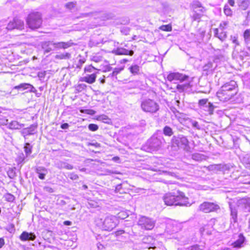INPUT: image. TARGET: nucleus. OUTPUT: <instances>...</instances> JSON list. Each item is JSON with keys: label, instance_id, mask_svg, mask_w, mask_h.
I'll use <instances>...</instances> for the list:
<instances>
[{"label": "nucleus", "instance_id": "obj_11", "mask_svg": "<svg viewBox=\"0 0 250 250\" xmlns=\"http://www.w3.org/2000/svg\"><path fill=\"white\" fill-rule=\"evenodd\" d=\"M198 105L200 109L207 112L209 115L213 114L215 107L212 103L208 102V99L200 100Z\"/></svg>", "mask_w": 250, "mask_h": 250}, {"label": "nucleus", "instance_id": "obj_21", "mask_svg": "<svg viewBox=\"0 0 250 250\" xmlns=\"http://www.w3.org/2000/svg\"><path fill=\"white\" fill-rule=\"evenodd\" d=\"M24 126V124H21L17 121H12L8 124V128L10 129H20Z\"/></svg>", "mask_w": 250, "mask_h": 250}, {"label": "nucleus", "instance_id": "obj_55", "mask_svg": "<svg viewBox=\"0 0 250 250\" xmlns=\"http://www.w3.org/2000/svg\"><path fill=\"white\" fill-rule=\"evenodd\" d=\"M7 174L10 178H13L15 176V172L13 169H9L7 171Z\"/></svg>", "mask_w": 250, "mask_h": 250}, {"label": "nucleus", "instance_id": "obj_33", "mask_svg": "<svg viewBox=\"0 0 250 250\" xmlns=\"http://www.w3.org/2000/svg\"><path fill=\"white\" fill-rule=\"evenodd\" d=\"M29 86H30V84L28 83H21L20 84L17 85L14 87V89H28Z\"/></svg>", "mask_w": 250, "mask_h": 250}, {"label": "nucleus", "instance_id": "obj_17", "mask_svg": "<svg viewBox=\"0 0 250 250\" xmlns=\"http://www.w3.org/2000/svg\"><path fill=\"white\" fill-rule=\"evenodd\" d=\"M97 73H93L90 75H86L85 76L81 77L80 81L84 82L89 84H92L95 82L97 78Z\"/></svg>", "mask_w": 250, "mask_h": 250}, {"label": "nucleus", "instance_id": "obj_13", "mask_svg": "<svg viewBox=\"0 0 250 250\" xmlns=\"http://www.w3.org/2000/svg\"><path fill=\"white\" fill-rule=\"evenodd\" d=\"M188 79V76L178 72L170 73L167 76V79L169 82L174 80H179L180 82H183L187 80Z\"/></svg>", "mask_w": 250, "mask_h": 250}, {"label": "nucleus", "instance_id": "obj_25", "mask_svg": "<svg viewBox=\"0 0 250 250\" xmlns=\"http://www.w3.org/2000/svg\"><path fill=\"white\" fill-rule=\"evenodd\" d=\"M71 57V55L68 52H64L57 54L55 56V58L57 60H67Z\"/></svg>", "mask_w": 250, "mask_h": 250}, {"label": "nucleus", "instance_id": "obj_1", "mask_svg": "<svg viewBox=\"0 0 250 250\" xmlns=\"http://www.w3.org/2000/svg\"><path fill=\"white\" fill-rule=\"evenodd\" d=\"M238 92L236 82L231 81L223 84L217 92L216 95L220 101L227 102L232 100Z\"/></svg>", "mask_w": 250, "mask_h": 250}, {"label": "nucleus", "instance_id": "obj_4", "mask_svg": "<svg viewBox=\"0 0 250 250\" xmlns=\"http://www.w3.org/2000/svg\"><path fill=\"white\" fill-rule=\"evenodd\" d=\"M140 107L144 112L151 114L156 113L160 109L159 104L154 100L149 98L142 100L140 103Z\"/></svg>", "mask_w": 250, "mask_h": 250}, {"label": "nucleus", "instance_id": "obj_8", "mask_svg": "<svg viewBox=\"0 0 250 250\" xmlns=\"http://www.w3.org/2000/svg\"><path fill=\"white\" fill-rule=\"evenodd\" d=\"M220 209L219 206L215 203L204 202L199 206V210L205 213L217 211Z\"/></svg>", "mask_w": 250, "mask_h": 250}, {"label": "nucleus", "instance_id": "obj_63", "mask_svg": "<svg viewBox=\"0 0 250 250\" xmlns=\"http://www.w3.org/2000/svg\"><path fill=\"white\" fill-rule=\"evenodd\" d=\"M228 2L231 6H234L235 5L234 0H228Z\"/></svg>", "mask_w": 250, "mask_h": 250}, {"label": "nucleus", "instance_id": "obj_7", "mask_svg": "<svg viewBox=\"0 0 250 250\" xmlns=\"http://www.w3.org/2000/svg\"><path fill=\"white\" fill-rule=\"evenodd\" d=\"M83 17H91L94 19H100L102 21L111 20L114 18V15L112 13H106L103 11H94L83 14Z\"/></svg>", "mask_w": 250, "mask_h": 250}, {"label": "nucleus", "instance_id": "obj_34", "mask_svg": "<svg viewBox=\"0 0 250 250\" xmlns=\"http://www.w3.org/2000/svg\"><path fill=\"white\" fill-rule=\"evenodd\" d=\"M164 134L166 136H171L173 134L171 128L168 126H166L163 129Z\"/></svg>", "mask_w": 250, "mask_h": 250}, {"label": "nucleus", "instance_id": "obj_36", "mask_svg": "<svg viewBox=\"0 0 250 250\" xmlns=\"http://www.w3.org/2000/svg\"><path fill=\"white\" fill-rule=\"evenodd\" d=\"M85 59H80L79 60L78 62L75 64V66H73L75 69H78V70L81 69L83 65L85 63Z\"/></svg>", "mask_w": 250, "mask_h": 250}, {"label": "nucleus", "instance_id": "obj_10", "mask_svg": "<svg viewBox=\"0 0 250 250\" xmlns=\"http://www.w3.org/2000/svg\"><path fill=\"white\" fill-rule=\"evenodd\" d=\"M155 224V221L154 220L146 216H141L138 221V225L142 229L146 230L152 229L154 228Z\"/></svg>", "mask_w": 250, "mask_h": 250}, {"label": "nucleus", "instance_id": "obj_49", "mask_svg": "<svg viewBox=\"0 0 250 250\" xmlns=\"http://www.w3.org/2000/svg\"><path fill=\"white\" fill-rule=\"evenodd\" d=\"M88 129L92 131H95L98 130L99 127L96 124H91L88 125Z\"/></svg>", "mask_w": 250, "mask_h": 250}, {"label": "nucleus", "instance_id": "obj_48", "mask_svg": "<svg viewBox=\"0 0 250 250\" xmlns=\"http://www.w3.org/2000/svg\"><path fill=\"white\" fill-rule=\"evenodd\" d=\"M6 200L8 202H13L15 199V197L11 194L8 193L5 196Z\"/></svg>", "mask_w": 250, "mask_h": 250}, {"label": "nucleus", "instance_id": "obj_26", "mask_svg": "<svg viewBox=\"0 0 250 250\" xmlns=\"http://www.w3.org/2000/svg\"><path fill=\"white\" fill-rule=\"evenodd\" d=\"M245 240V238L243 235L240 234L239 235V238L235 242L233 243V247L234 248H240L242 247Z\"/></svg>", "mask_w": 250, "mask_h": 250}, {"label": "nucleus", "instance_id": "obj_27", "mask_svg": "<svg viewBox=\"0 0 250 250\" xmlns=\"http://www.w3.org/2000/svg\"><path fill=\"white\" fill-rule=\"evenodd\" d=\"M192 159L196 161H202L206 160V156L199 153H195L191 155Z\"/></svg>", "mask_w": 250, "mask_h": 250}, {"label": "nucleus", "instance_id": "obj_42", "mask_svg": "<svg viewBox=\"0 0 250 250\" xmlns=\"http://www.w3.org/2000/svg\"><path fill=\"white\" fill-rule=\"evenodd\" d=\"M93 70H98L91 64L87 65L84 68V73H92Z\"/></svg>", "mask_w": 250, "mask_h": 250}, {"label": "nucleus", "instance_id": "obj_22", "mask_svg": "<svg viewBox=\"0 0 250 250\" xmlns=\"http://www.w3.org/2000/svg\"><path fill=\"white\" fill-rule=\"evenodd\" d=\"M36 172L39 174V178L41 180L45 178V176L47 173V170L44 167H39L36 169Z\"/></svg>", "mask_w": 250, "mask_h": 250}, {"label": "nucleus", "instance_id": "obj_45", "mask_svg": "<svg viewBox=\"0 0 250 250\" xmlns=\"http://www.w3.org/2000/svg\"><path fill=\"white\" fill-rule=\"evenodd\" d=\"M208 169L210 171H217L220 169V166L218 165H211L208 167Z\"/></svg>", "mask_w": 250, "mask_h": 250}, {"label": "nucleus", "instance_id": "obj_9", "mask_svg": "<svg viewBox=\"0 0 250 250\" xmlns=\"http://www.w3.org/2000/svg\"><path fill=\"white\" fill-rule=\"evenodd\" d=\"M173 145L178 147H181L186 151L189 150V142L186 137L183 135H179L178 137H173L172 140Z\"/></svg>", "mask_w": 250, "mask_h": 250}, {"label": "nucleus", "instance_id": "obj_60", "mask_svg": "<svg viewBox=\"0 0 250 250\" xmlns=\"http://www.w3.org/2000/svg\"><path fill=\"white\" fill-rule=\"evenodd\" d=\"M212 67V63L211 62H208V64L205 65L204 67V70H207L208 69Z\"/></svg>", "mask_w": 250, "mask_h": 250}, {"label": "nucleus", "instance_id": "obj_31", "mask_svg": "<svg viewBox=\"0 0 250 250\" xmlns=\"http://www.w3.org/2000/svg\"><path fill=\"white\" fill-rule=\"evenodd\" d=\"M202 17V15L198 13L197 11L193 10V14L191 17L193 21H197L199 22H200Z\"/></svg>", "mask_w": 250, "mask_h": 250}, {"label": "nucleus", "instance_id": "obj_35", "mask_svg": "<svg viewBox=\"0 0 250 250\" xmlns=\"http://www.w3.org/2000/svg\"><path fill=\"white\" fill-rule=\"evenodd\" d=\"M24 151H25V153L26 156H28L31 153L32 146L29 143H26L24 146Z\"/></svg>", "mask_w": 250, "mask_h": 250}, {"label": "nucleus", "instance_id": "obj_50", "mask_svg": "<svg viewBox=\"0 0 250 250\" xmlns=\"http://www.w3.org/2000/svg\"><path fill=\"white\" fill-rule=\"evenodd\" d=\"M105 173L104 174V175H110L111 174H118L120 173L119 172H118L116 170H111V169H106L105 170Z\"/></svg>", "mask_w": 250, "mask_h": 250}, {"label": "nucleus", "instance_id": "obj_41", "mask_svg": "<svg viewBox=\"0 0 250 250\" xmlns=\"http://www.w3.org/2000/svg\"><path fill=\"white\" fill-rule=\"evenodd\" d=\"M241 56L250 58V46H247L245 50L241 52Z\"/></svg>", "mask_w": 250, "mask_h": 250}, {"label": "nucleus", "instance_id": "obj_57", "mask_svg": "<svg viewBox=\"0 0 250 250\" xmlns=\"http://www.w3.org/2000/svg\"><path fill=\"white\" fill-rule=\"evenodd\" d=\"M43 189L44 191L48 193H52L54 192V189L49 187H45Z\"/></svg>", "mask_w": 250, "mask_h": 250}, {"label": "nucleus", "instance_id": "obj_53", "mask_svg": "<svg viewBox=\"0 0 250 250\" xmlns=\"http://www.w3.org/2000/svg\"><path fill=\"white\" fill-rule=\"evenodd\" d=\"M102 60V57L101 56H94L92 57L91 60L96 62H101Z\"/></svg>", "mask_w": 250, "mask_h": 250}, {"label": "nucleus", "instance_id": "obj_24", "mask_svg": "<svg viewBox=\"0 0 250 250\" xmlns=\"http://www.w3.org/2000/svg\"><path fill=\"white\" fill-rule=\"evenodd\" d=\"M239 8L242 10H246L250 4V0H238L237 1Z\"/></svg>", "mask_w": 250, "mask_h": 250}, {"label": "nucleus", "instance_id": "obj_56", "mask_svg": "<svg viewBox=\"0 0 250 250\" xmlns=\"http://www.w3.org/2000/svg\"><path fill=\"white\" fill-rule=\"evenodd\" d=\"M191 123H192V125L193 127H194L198 130H200L201 129V127L197 122L192 121Z\"/></svg>", "mask_w": 250, "mask_h": 250}, {"label": "nucleus", "instance_id": "obj_12", "mask_svg": "<svg viewBox=\"0 0 250 250\" xmlns=\"http://www.w3.org/2000/svg\"><path fill=\"white\" fill-rule=\"evenodd\" d=\"M75 43L70 40L67 42H53L50 41L48 42V45L52 46L55 49H65L74 45Z\"/></svg>", "mask_w": 250, "mask_h": 250}, {"label": "nucleus", "instance_id": "obj_46", "mask_svg": "<svg viewBox=\"0 0 250 250\" xmlns=\"http://www.w3.org/2000/svg\"><path fill=\"white\" fill-rule=\"evenodd\" d=\"M202 6H202V4L201 3V2L198 1H194V2H193V3L192 4V7H193V10H195L196 9H197L198 8H200Z\"/></svg>", "mask_w": 250, "mask_h": 250}, {"label": "nucleus", "instance_id": "obj_3", "mask_svg": "<svg viewBox=\"0 0 250 250\" xmlns=\"http://www.w3.org/2000/svg\"><path fill=\"white\" fill-rule=\"evenodd\" d=\"M96 224L104 230L111 231L117 226V219L114 216L108 215L104 218L96 219Z\"/></svg>", "mask_w": 250, "mask_h": 250}, {"label": "nucleus", "instance_id": "obj_54", "mask_svg": "<svg viewBox=\"0 0 250 250\" xmlns=\"http://www.w3.org/2000/svg\"><path fill=\"white\" fill-rule=\"evenodd\" d=\"M231 40L232 41V42L235 44L236 45H239V43L238 41V38L236 36H231Z\"/></svg>", "mask_w": 250, "mask_h": 250}, {"label": "nucleus", "instance_id": "obj_47", "mask_svg": "<svg viewBox=\"0 0 250 250\" xmlns=\"http://www.w3.org/2000/svg\"><path fill=\"white\" fill-rule=\"evenodd\" d=\"M8 119L5 117L0 116V125H8Z\"/></svg>", "mask_w": 250, "mask_h": 250}, {"label": "nucleus", "instance_id": "obj_52", "mask_svg": "<svg viewBox=\"0 0 250 250\" xmlns=\"http://www.w3.org/2000/svg\"><path fill=\"white\" fill-rule=\"evenodd\" d=\"M68 176L72 180H76L78 179L79 176L77 174L74 173H70L68 174Z\"/></svg>", "mask_w": 250, "mask_h": 250}, {"label": "nucleus", "instance_id": "obj_43", "mask_svg": "<svg viewBox=\"0 0 250 250\" xmlns=\"http://www.w3.org/2000/svg\"><path fill=\"white\" fill-rule=\"evenodd\" d=\"M228 21H223L220 23L219 25V27L217 29H219V31H224L228 26Z\"/></svg>", "mask_w": 250, "mask_h": 250}, {"label": "nucleus", "instance_id": "obj_59", "mask_svg": "<svg viewBox=\"0 0 250 250\" xmlns=\"http://www.w3.org/2000/svg\"><path fill=\"white\" fill-rule=\"evenodd\" d=\"M29 91L31 92H33V93H36L37 92V90L35 89V88L31 84H30V86H29Z\"/></svg>", "mask_w": 250, "mask_h": 250}, {"label": "nucleus", "instance_id": "obj_61", "mask_svg": "<svg viewBox=\"0 0 250 250\" xmlns=\"http://www.w3.org/2000/svg\"><path fill=\"white\" fill-rule=\"evenodd\" d=\"M197 11L203 14L206 12V9L205 7L202 6L200 8H199V9Z\"/></svg>", "mask_w": 250, "mask_h": 250}, {"label": "nucleus", "instance_id": "obj_15", "mask_svg": "<svg viewBox=\"0 0 250 250\" xmlns=\"http://www.w3.org/2000/svg\"><path fill=\"white\" fill-rule=\"evenodd\" d=\"M147 144L150 148L153 150H157L161 146V141L157 137H151L147 142Z\"/></svg>", "mask_w": 250, "mask_h": 250}, {"label": "nucleus", "instance_id": "obj_18", "mask_svg": "<svg viewBox=\"0 0 250 250\" xmlns=\"http://www.w3.org/2000/svg\"><path fill=\"white\" fill-rule=\"evenodd\" d=\"M174 114L177 119L183 125H185L187 122L190 120V119L186 114L180 113L178 111L175 112Z\"/></svg>", "mask_w": 250, "mask_h": 250}, {"label": "nucleus", "instance_id": "obj_20", "mask_svg": "<svg viewBox=\"0 0 250 250\" xmlns=\"http://www.w3.org/2000/svg\"><path fill=\"white\" fill-rule=\"evenodd\" d=\"M36 238L35 234L33 233H28L26 231H23L20 236V239L22 241L27 240H34Z\"/></svg>", "mask_w": 250, "mask_h": 250}, {"label": "nucleus", "instance_id": "obj_5", "mask_svg": "<svg viewBox=\"0 0 250 250\" xmlns=\"http://www.w3.org/2000/svg\"><path fill=\"white\" fill-rule=\"evenodd\" d=\"M26 23L28 27L32 29L39 28L42 23L41 14L36 12L29 14L26 18Z\"/></svg>", "mask_w": 250, "mask_h": 250}, {"label": "nucleus", "instance_id": "obj_28", "mask_svg": "<svg viewBox=\"0 0 250 250\" xmlns=\"http://www.w3.org/2000/svg\"><path fill=\"white\" fill-rule=\"evenodd\" d=\"M57 165L58 167L60 169L65 168L67 169L71 170L73 168V166L72 165L65 162H60Z\"/></svg>", "mask_w": 250, "mask_h": 250}, {"label": "nucleus", "instance_id": "obj_30", "mask_svg": "<svg viewBox=\"0 0 250 250\" xmlns=\"http://www.w3.org/2000/svg\"><path fill=\"white\" fill-rule=\"evenodd\" d=\"M229 208L231 211V216L234 222H236L237 218V212L235 208H233L230 204H229Z\"/></svg>", "mask_w": 250, "mask_h": 250}, {"label": "nucleus", "instance_id": "obj_37", "mask_svg": "<svg viewBox=\"0 0 250 250\" xmlns=\"http://www.w3.org/2000/svg\"><path fill=\"white\" fill-rule=\"evenodd\" d=\"M189 83H187L183 84H178L177 85V89L180 92L183 91L184 90L188 88L189 87Z\"/></svg>", "mask_w": 250, "mask_h": 250}, {"label": "nucleus", "instance_id": "obj_51", "mask_svg": "<svg viewBox=\"0 0 250 250\" xmlns=\"http://www.w3.org/2000/svg\"><path fill=\"white\" fill-rule=\"evenodd\" d=\"M80 112L83 113H85L90 115H93L94 114L95 112L93 110H89V109H81Z\"/></svg>", "mask_w": 250, "mask_h": 250}, {"label": "nucleus", "instance_id": "obj_32", "mask_svg": "<svg viewBox=\"0 0 250 250\" xmlns=\"http://www.w3.org/2000/svg\"><path fill=\"white\" fill-rule=\"evenodd\" d=\"M243 37L245 43L248 44L250 41V30L249 29H247L245 31L243 34Z\"/></svg>", "mask_w": 250, "mask_h": 250}, {"label": "nucleus", "instance_id": "obj_2", "mask_svg": "<svg viewBox=\"0 0 250 250\" xmlns=\"http://www.w3.org/2000/svg\"><path fill=\"white\" fill-rule=\"evenodd\" d=\"M163 200L165 205L167 206H189L188 198L186 196L185 193L181 191L177 190L173 192L166 193Z\"/></svg>", "mask_w": 250, "mask_h": 250}, {"label": "nucleus", "instance_id": "obj_14", "mask_svg": "<svg viewBox=\"0 0 250 250\" xmlns=\"http://www.w3.org/2000/svg\"><path fill=\"white\" fill-rule=\"evenodd\" d=\"M237 206L240 209L250 212V198H243L239 199L237 201Z\"/></svg>", "mask_w": 250, "mask_h": 250}, {"label": "nucleus", "instance_id": "obj_64", "mask_svg": "<svg viewBox=\"0 0 250 250\" xmlns=\"http://www.w3.org/2000/svg\"><path fill=\"white\" fill-rule=\"evenodd\" d=\"M223 58V55H222V54H220L219 56H216L215 57V59H215V61H216L217 60H220V59H222Z\"/></svg>", "mask_w": 250, "mask_h": 250}, {"label": "nucleus", "instance_id": "obj_19", "mask_svg": "<svg viewBox=\"0 0 250 250\" xmlns=\"http://www.w3.org/2000/svg\"><path fill=\"white\" fill-rule=\"evenodd\" d=\"M113 53L117 55H129L132 56L134 54L133 50H128L124 48H117L113 51Z\"/></svg>", "mask_w": 250, "mask_h": 250}, {"label": "nucleus", "instance_id": "obj_6", "mask_svg": "<svg viewBox=\"0 0 250 250\" xmlns=\"http://www.w3.org/2000/svg\"><path fill=\"white\" fill-rule=\"evenodd\" d=\"M22 30L24 28V22L22 21L14 18L12 21L9 22L6 27L5 26H0V36L6 34L8 30H12L14 29Z\"/></svg>", "mask_w": 250, "mask_h": 250}, {"label": "nucleus", "instance_id": "obj_38", "mask_svg": "<svg viewBox=\"0 0 250 250\" xmlns=\"http://www.w3.org/2000/svg\"><path fill=\"white\" fill-rule=\"evenodd\" d=\"M224 12L227 16H231L232 15V11L228 5H225L224 8Z\"/></svg>", "mask_w": 250, "mask_h": 250}, {"label": "nucleus", "instance_id": "obj_23", "mask_svg": "<svg viewBox=\"0 0 250 250\" xmlns=\"http://www.w3.org/2000/svg\"><path fill=\"white\" fill-rule=\"evenodd\" d=\"M213 32L215 37L218 38L221 41H224L227 38L226 32L224 31H219V29H214Z\"/></svg>", "mask_w": 250, "mask_h": 250}, {"label": "nucleus", "instance_id": "obj_58", "mask_svg": "<svg viewBox=\"0 0 250 250\" xmlns=\"http://www.w3.org/2000/svg\"><path fill=\"white\" fill-rule=\"evenodd\" d=\"M121 71V69L118 68L115 69L112 73V76H114L117 75L118 73L120 72Z\"/></svg>", "mask_w": 250, "mask_h": 250}, {"label": "nucleus", "instance_id": "obj_62", "mask_svg": "<svg viewBox=\"0 0 250 250\" xmlns=\"http://www.w3.org/2000/svg\"><path fill=\"white\" fill-rule=\"evenodd\" d=\"M69 125L67 123H64L61 125V128L63 129L68 128Z\"/></svg>", "mask_w": 250, "mask_h": 250}, {"label": "nucleus", "instance_id": "obj_39", "mask_svg": "<svg viewBox=\"0 0 250 250\" xmlns=\"http://www.w3.org/2000/svg\"><path fill=\"white\" fill-rule=\"evenodd\" d=\"M76 2H69L65 4V7L69 10H73L76 8Z\"/></svg>", "mask_w": 250, "mask_h": 250}, {"label": "nucleus", "instance_id": "obj_16", "mask_svg": "<svg viewBox=\"0 0 250 250\" xmlns=\"http://www.w3.org/2000/svg\"><path fill=\"white\" fill-rule=\"evenodd\" d=\"M37 128V125L35 124H33L31 125L29 127L23 128L21 131V135L24 137H25L27 135H31L35 133Z\"/></svg>", "mask_w": 250, "mask_h": 250}, {"label": "nucleus", "instance_id": "obj_40", "mask_svg": "<svg viewBox=\"0 0 250 250\" xmlns=\"http://www.w3.org/2000/svg\"><path fill=\"white\" fill-rule=\"evenodd\" d=\"M204 248V246L195 245L187 248V250H203Z\"/></svg>", "mask_w": 250, "mask_h": 250}, {"label": "nucleus", "instance_id": "obj_44", "mask_svg": "<svg viewBox=\"0 0 250 250\" xmlns=\"http://www.w3.org/2000/svg\"><path fill=\"white\" fill-rule=\"evenodd\" d=\"M159 29L164 31H171L172 27L170 24L163 25L159 27Z\"/></svg>", "mask_w": 250, "mask_h": 250}, {"label": "nucleus", "instance_id": "obj_29", "mask_svg": "<svg viewBox=\"0 0 250 250\" xmlns=\"http://www.w3.org/2000/svg\"><path fill=\"white\" fill-rule=\"evenodd\" d=\"M128 69L131 74L135 75L139 74L140 70V67L137 64H133L129 67Z\"/></svg>", "mask_w": 250, "mask_h": 250}]
</instances>
